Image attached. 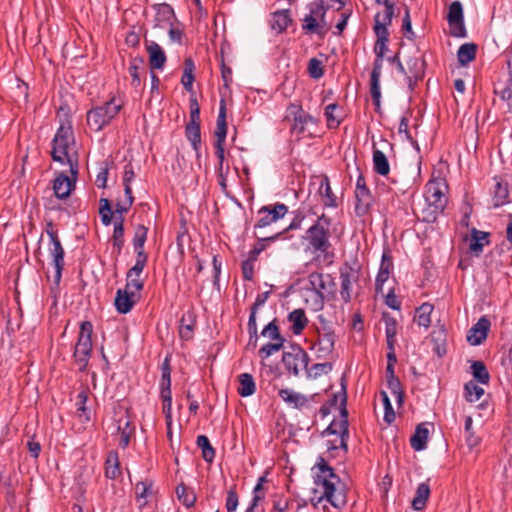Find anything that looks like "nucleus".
I'll list each match as a JSON object with an SVG mask.
<instances>
[{"mask_svg": "<svg viewBox=\"0 0 512 512\" xmlns=\"http://www.w3.org/2000/svg\"><path fill=\"white\" fill-rule=\"evenodd\" d=\"M58 117L60 126L52 141L51 156L54 161L69 165L71 175L75 176L78 174L79 156L72 124L62 107L58 111Z\"/></svg>", "mask_w": 512, "mask_h": 512, "instance_id": "f257e3e1", "label": "nucleus"}, {"mask_svg": "<svg viewBox=\"0 0 512 512\" xmlns=\"http://www.w3.org/2000/svg\"><path fill=\"white\" fill-rule=\"evenodd\" d=\"M317 472L314 475L313 496L311 501L316 505L327 500L335 508L343 507L347 502L346 492L340 478L323 458L316 464Z\"/></svg>", "mask_w": 512, "mask_h": 512, "instance_id": "f03ea898", "label": "nucleus"}, {"mask_svg": "<svg viewBox=\"0 0 512 512\" xmlns=\"http://www.w3.org/2000/svg\"><path fill=\"white\" fill-rule=\"evenodd\" d=\"M330 218L324 214L318 217L317 221L306 231L304 236L307 242L306 250L317 257L326 256L331 247L330 237Z\"/></svg>", "mask_w": 512, "mask_h": 512, "instance_id": "7ed1b4c3", "label": "nucleus"}, {"mask_svg": "<svg viewBox=\"0 0 512 512\" xmlns=\"http://www.w3.org/2000/svg\"><path fill=\"white\" fill-rule=\"evenodd\" d=\"M374 32L377 36V41L374 46L376 60L371 73L370 93L376 108L379 109L381 100L380 77L382 73L383 57L387 51L389 33L388 29L384 28H378L377 31Z\"/></svg>", "mask_w": 512, "mask_h": 512, "instance_id": "20e7f679", "label": "nucleus"}, {"mask_svg": "<svg viewBox=\"0 0 512 512\" xmlns=\"http://www.w3.org/2000/svg\"><path fill=\"white\" fill-rule=\"evenodd\" d=\"M448 186L443 178L430 180L426 184L425 202L427 203V214L423 216L425 221H434L439 213H441L447 205Z\"/></svg>", "mask_w": 512, "mask_h": 512, "instance_id": "39448f33", "label": "nucleus"}, {"mask_svg": "<svg viewBox=\"0 0 512 512\" xmlns=\"http://www.w3.org/2000/svg\"><path fill=\"white\" fill-rule=\"evenodd\" d=\"M121 104L111 99L104 105L95 107L87 113V123L94 131H100L119 113Z\"/></svg>", "mask_w": 512, "mask_h": 512, "instance_id": "423d86ee", "label": "nucleus"}, {"mask_svg": "<svg viewBox=\"0 0 512 512\" xmlns=\"http://www.w3.org/2000/svg\"><path fill=\"white\" fill-rule=\"evenodd\" d=\"M92 324L88 321L81 323L78 341L75 345L74 358L79 370H84L92 351Z\"/></svg>", "mask_w": 512, "mask_h": 512, "instance_id": "0eeeda50", "label": "nucleus"}, {"mask_svg": "<svg viewBox=\"0 0 512 512\" xmlns=\"http://www.w3.org/2000/svg\"><path fill=\"white\" fill-rule=\"evenodd\" d=\"M46 233L50 238L49 252L53 257V263L55 267L54 281L59 283L61 279L62 269L64 266V249L58 238L57 232L53 229V224L49 222L47 224Z\"/></svg>", "mask_w": 512, "mask_h": 512, "instance_id": "6e6552de", "label": "nucleus"}, {"mask_svg": "<svg viewBox=\"0 0 512 512\" xmlns=\"http://www.w3.org/2000/svg\"><path fill=\"white\" fill-rule=\"evenodd\" d=\"M308 360L307 353L298 346H294L290 351L284 352L282 357L286 369L295 376L307 369Z\"/></svg>", "mask_w": 512, "mask_h": 512, "instance_id": "1a4fd4ad", "label": "nucleus"}, {"mask_svg": "<svg viewBox=\"0 0 512 512\" xmlns=\"http://www.w3.org/2000/svg\"><path fill=\"white\" fill-rule=\"evenodd\" d=\"M147 255L145 253H138L136 258V263L134 266L127 272V283L126 289L139 292L143 289L144 282L141 279V273L146 265Z\"/></svg>", "mask_w": 512, "mask_h": 512, "instance_id": "9d476101", "label": "nucleus"}, {"mask_svg": "<svg viewBox=\"0 0 512 512\" xmlns=\"http://www.w3.org/2000/svg\"><path fill=\"white\" fill-rule=\"evenodd\" d=\"M288 211L284 204H275L273 206H264L259 210L260 218L255 225L256 228H264L283 218Z\"/></svg>", "mask_w": 512, "mask_h": 512, "instance_id": "9b49d317", "label": "nucleus"}, {"mask_svg": "<svg viewBox=\"0 0 512 512\" xmlns=\"http://www.w3.org/2000/svg\"><path fill=\"white\" fill-rule=\"evenodd\" d=\"M335 341V334L330 330L323 329L322 331H318V339L312 349L319 359H326L332 354Z\"/></svg>", "mask_w": 512, "mask_h": 512, "instance_id": "f8f14e48", "label": "nucleus"}, {"mask_svg": "<svg viewBox=\"0 0 512 512\" xmlns=\"http://www.w3.org/2000/svg\"><path fill=\"white\" fill-rule=\"evenodd\" d=\"M447 20L451 27V34L453 36L464 37L466 35L463 21V8L459 1H454L451 3L447 15Z\"/></svg>", "mask_w": 512, "mask_h": 512, "instance_id": "ddd939ff", "label": "nucleus"}, {"mask_svg": "<svg viewBox=\"0 0 512 512\" xmlns=\"http://www.w3.org/2000/svg\"><path fill=\"white\" fill-rule=\"evenodd\" d=\"M355 197L357 201L355 207L356 213L359 216H363L369 211L372 203V196L365 184L364 178L361 176L357 179Z\"/></svg>", "mask_w": 512, "mask_h": 512, "instance_id": "4468645a", "label": "nucleus"}, {"mask_svg": "<svg viewBox=\"0 0 512 512\" xmlns=\"http://www.w3.org/2000/svg\"><path fill=\"white\" fill-rule=\"evenodd\" d=\"M358 279V272L352 267L346 266L340 271V280H341V290L340 295L341 298L345 302H349L352 297L353 292V283H355Z\"/></svg>", "mask_w": 512, "mask_h": 512, "instance_id": "2eb2a0df", "label": "nucleus"}, {"mask_svg": "<svg viewBox=\"0 0 512 512\" xmlns=\"http://www.w3.org/2000/svg\"><path fill=\"white\" fill-rule=\"evenodd\" d=\"M490 321L486 317H481L468 331L467 341L471 345H480L486 338L490 329Z\"/></svg>", "mask_w": 512, "mask_h": 512, "instance_id": "dca6fc26", "label": "nucleus"}, {"mask_svg": "<svg viewBox=\"0 0 512 512\" xmlns=\"http://www.w3.org/2000/svg\"><path fill=\"white\" fill-rule=\"evenodd\" d=\"M146 50H147L148 57H149L150 68L152 70L163 69V67L166 63V55H165L164 50L161 48V46L154 41H150L146 45Z\"/></svg>", "mask_w": 512, "mask_h": 512, "instance_id": "f3484780", "label": "nucleus"}, {"mask_svg": "<svg viewBox=\"0 0 512 512\" xmlns=\"http://www.w3.org/2000/svg\"><path fill=\"white\" fill-rule=\"evenodd\" d=\"M76 176L77 175H72V178H70L65 174H60L55 178L53 190L57 198L65 199L70 195L74 187Z\"/></svg>", "mask_w": 512, "mask_h": 512, "instance_id": "a211bd4d", "label": "nucleus"}, {"mask_svg": "<svg viewBox=\"0 0 512 512\" xmlns=\"http://www.w3.org/2000/svg\"><path fill=\"white\" fill-rule=\"evenodd\" d=\"M137 300L136 293L128 289H119L115 297V306L119 313H128Z\"/></svg>", "mask_w": 512, "mask_h": 512, "instance_id": "6ab92c4d", "label": "nucleus"}, {"mask_svg": "<svg viewBox=\"0 0 512 512\" xmlns=\"http://www.w3.org/2000/svg\"><path fill=\"white\" fill-rule=\"evenodd\" d=\"M393 269V263L391 257L384 253L380 264L379 272L376 277L375 286L376 290L382 291L384 283L388 280L390 272Z\"/></svg>", "mask_w": 512, "mask_h": 512, "instance_id": "aec40b11", "label": "nucleus"}, {"mask_svg": "<svg viewBox=\"0 0 512 512\" xmlns=\"http://www.w3.org/2000/svg\"><path fill=\"white\" fill-rule=\"evenodd\" d=\"M292 22L289 10H280L272 14L270 26L276 33H282Z\"/></svg>", "mask_w": 512, "mask_h": 512, "instance_id": "412c9836", "label": "nucleus"}, {"mask_svg": "<svg viewBox=\"0 0 512 512\" xmlns=\"http://www.w3.org/2000/svg\"><path fill=\"white\" fill-rule=\"evenodd\" d=\"M174 12L169 5H161L156 12L155 27L163 29L169 28L173 25Z\"/></svg>", "mask_w": 512, "mask_h": 512, "instance_id": "4be33fe9", "label": "nucleus"}, {"mask_svg": "<svg viewBox=\"0 0 512 512\" xmlns=\"http://www.w3.org/2000/svg\"><path fill=\"white\" fill-rule=\"evenodd\" d=\"M116 430L119 434V445L122 448H126L133 433V428L131 427L130 421L127 417H121L117 420Z\"/></svg>", "mask_w": 512, "mask_h": 512, "instance_id": "5701e85b", "label": "nucleus"}, {"mask_svg": "<svg viewBox=\"0 0 512 512\" xmlns=\"http://www.w3.org/2000/svg\"><path fill=\"white\" fill-rule=\"evenodd\" d=\"M144 59L142 57H135L131 60L128 72L132 78L131 85L138 89L141 86V72H145Z\"/></svg>", "mask_w": 512, "mask_h": 512, "instance_id": "b1692460", "label": "nucleus"}, {"mask_svg": "<svg viewBox=\"0 0 512 512\" xmlns=\"http://www.w3.org/2000/svg\"><path fill=\"white\" fill-rule=\"evenodd\" d=\"M279 396L281 399L294 408H300L307 403V399L305 396L291 390V389H281L279 390Z\"/></svg>", "mask_w": 512, "mask_h": 512, "instance_id": "393cba45", "label": "nucleus"}, {"mask_svg": "<svg viewBox=\"0 0 512 512\" xmlns=\"http://www.w3.org/2000/svg\"><path fill=\"white\" fill-rule=\"evenodd\" d=\"M430 496V487L427 483H421L418 485L416 494L412 500V507L415 510H422Z\"/></svg>", "mask_w": 512, "mask_h": 512, "instance_id": "a878e982", "label": "nucleus"}, {"mask_svg": "<svg viewBox=\"0 0 512 512\" xmlns=\"http://www.w3.org/2000/svg\"><path fill=\"white\" fill-rule=\"evenodd\" d=\"M238 393L242 397H248L254 394L256 385L253 376L249 373L240 374L239 377Z\"/></svg>", "mask_w": 512, "mask_h": 512, "instance_id": "bb28decb", "label": "nucleus"}, {"mask_svg": "<svg viewBox=\"0 0 512 512\" xmlns=\"http://www.w3.org/2000/svg\"><path fill=\"white\" fill-rule=\"evenodd\" d=\"M374 170L382 176H386L390 171V165L386 155L379 149L373 150Z\"/></svg>", "mask_w": 512, "mask_h": 512, "instance_id": "cd10ccee", "label": "nucleus"}, {"mask_svg": "<svg viewBox=\"0 0 512 512\" xmlns=\"http://www.w3.org/2000/svg\"><path fill=\"white\" fill-rule=\"evenodd\" d=\"M385 10L383 13H377L375 16V25L374 31H377L378 28L387 29V27L391 24L392 18L394 15V6L392 3L386 4Z\"/></svg>", "mask_w": 512, "mask_h": 512, "instance_id": "c85d7f7f", "label": "nucleus"}, {"mask_svg": "<svg viewBox=\"0 0 512 512\" xmlns=\"http://www.w3.org/2000/svg\"><path fill=\"white\" fill-rule=\"evenodd\" d=\"M477 47L473 43H465L461 45L457 52L458 61L461 65L465 66L472 62L476 56Z\"/></svg>", "mask_w": 512, "mask_h": 512, "instance_id": "c756f323", "label": "nucleus"}, {"mask_svg": "<svg viewBox=\"0 0 512 512\" xmlns=\"http://www.w3.org/2000/svg\"><path fill=\"white\" fill-rule=\"evenodd\" d=\"M289 321L292 323L294 334H300L308 323L307 317L302 309H295L289 314Z\"/></svg>", "mask_w": 512, "mask_h": 512, "instance_id": "7c9ffc66", "label": "nucleus"}, {"mask_svg": "<svg viewBox=\"0 0 512 512\" xmlns=\"http://www.w3.org/2000/svg\"><path fill=\"white\" fill-rule=\"evenodd\" d=\"M433 311V305L430 303H423L416 311L414 320L416 323L424 328H428L431 324V313Z\"/></svg>", "mask_w": 512, "mask_h": 512, "instance_id": "2f4dec72", "label": "nucleus"}, {"mask_svg": "<svg viewBox=\"0 0 512 512\" xmlns=\"http://www.w3.org/2000/svg\"><path fill=\"white\" fill-rule=\"evenodd\" d=\"M105 474L110 479H115L121 474L118 454L116 452L108 454L105 462Z\"/></svg>", "mask_w": 512, "mask_h": 512, "instance_id": "473e14b6", "label": "nucleus"}, {"mask_svg": "<svg viewBox=\"0 0 512 512\" xmlns=\"http://www.w3.org/2000/svg\"><path fill=\"white\" fill-rule=\"evenodd\" d=\"M319 193L322 197L323 203L327 207H334L336 206V197L334 193L332 192V189L329 184V180L327 177H324L321 180L320 187H319Z\"/></svg>", "mask_w": 512, "mask_h": 512, "instance_id": "72a5a7b5", "label": "nucleus"}, {"mask_svg": "<svg viewBox=\"0 0 512 512\" xmlns=\"http://www.w3.org/2000/svg\"><path fill=\"white\" fill-rule=\"evenodd\" d=\"M428 439V429L419 425L416 428L414 435L411 437V446L416 451H421L425 448Z\"/></svg>", "mask_w": 512, "mask_h": 512, "instance_id": "f704fd0d", "label": "nucleus"}, {"mask_svg": "<svg viewBox=\"0 0 512 512\" xmlns=\"http://www.w3.org/2000/svg\"><path fill=\"white\" fill-rule=\"evenodd\" d=\"M135 494L137 502L139 503L140 507H143L146 505L147 497L152 494V483L147 481H140L136 483L135 485Z\"/></svg>", "mask_w": 512, "mask_h": 512, "instance_id": "c9c22d12", "label": "nucleus"}, {"mask_svg": "<svg viewBox=\"0 0 512 512\" xmlns=\"http://www.w3.org/2000/svg\"><path fill=\"white\" fill-rule=\"evenodd\" d=\"M161 399L163 401V413L165 415L166 424H172V396L170 386L161 387Z\"/></svg>", "mask_w": 512, "mask_h": 512, "instance_id": "e433bc0d", "label": "nucleus"}, {"mask_svg": "<svg viewBox=\"0 0 512 512\" xmlns=\"http://www.w3.org/2000/svg\"><path fill=\"white\" fill-rule=\"evenodd\" d=\"M488 236L489 234L486 232L473 229L472 238L469 245L470 250L475 253H480L483 249V246L488 244Z\"/></svg>", "mask_w": 512, "mask_h": 512, "instance_id": "4c0bfd02", "label": "nucleus"}, {"mask_svg": "<svg viewBox=\"0 0 512 512\" xmlns=\"http://www.w3.org/2000/svg\"><path fill=\"white\" fill-rule=\"evenodd\" d=\"M186 136L193 148L198 150L201 143L200 122L190 121L186 126Z\"/></svg>", "mask_w": 512, "mask_h": 512, "instance_id": "58836bf2", "label": "nucleus"}, {"mask_svg": "<svg viewBox=\"0 0 512 512\" xmlns=\"http://www.w3.org/2000/svg\"><path fill=\"white\" fill-rule=\"evenodd\" d=\"M176 494L178 499L187 507L190 508L196 501V495L194 491L184 484H180L176 488Z\"/></svg>", "mask_w": 512, "mask_h": 512, "instance_id": "ea45409f", "label": "nucleus"}, {"mask_svg": "<svg viewBox=\"0 0 512 512\" xmlns=\"http://www.w3.org/2000/svg\"><path fill=\"white\" fill-rule=\"evenodd\" d=\"M185 67L181 79V83L187 91H191L194 82V63L191 58L185 60Z\"/></svg>", "mask_w": 512, "mask_h": 512, "instance_id": "a19ab883", "label": "nucleus"}, {"mask_svg": "<svg viewBox=\"0 0 512 512\" xmlns=\"http://www.w3.org/2000/svg\"><path fill=\"white\" fill-rule=\"evenodd\" d=\"M197 445L202 451V457L205 461L211 463L215 457V450L211 446L209 439L205 435L197 437Z\"/></svg>", "mask_w": 512, "mask_h": 512, "instance_id": "79ce46f5", "label": "nucleus"}, {"mask_svg": "<svg viewBox=\"0 0 512 512\" xmlns=\"http://www.w3.org/2000/svg\"><path fill=\"white\" fill-rule=\"evenodd\" d=\"M473 377L482 384H487L490 379V375L487 371L485 364L481 361H475L471 365Z\"/></svg>", "mask_w": 512, "mask_h": 512, "instance_id": "37998d69", "label": "nucleus"}, {"mask_svg": "<svg viewBox=\"0 0 512 512\" xmlns=\"http://www.w3.org/2000/svg\"><path fill=\"white\" fill-rule=\"evenodd\" d=\"M302 28L309 33H316L319 35H324L328 31V27H321L320 22L309 14L304 17Z\"/></svg>", "mask_w": 512, "mask_h": 512, "instance_id": "c03bdc74", "label": "nucleus"}, {"mask_svg": "<svg viewBox=\"0 0 512 512\" xmlns=\"http://www.w3.org/2000/svg\"><path fill=\"white\" fill-rule=\"evenodd\" d=\"M465 397L469 402L478 401L484 394V389L474 381L465 384Z\"/></svg>", "mask_w": 512, "mask_h": 512, "instance_id": "a18cd8bd", "label": "nucleus"}, {"mask_svg": "<svg viewBox=\"0 0 512 512\" xmlns=\"http://www.w3.org/2000/svg\"><path fill=\"white\" fill-rule=\"evenodd\" d=\"M259 254L258 250L250 252L249 258L242 263V273L246 280H252L254 275V262Z\"/></svg>", "mask_w": 512, "mask_h": 512, "instance_id": "49530a36", "label": "nucleus"}, {"mask_svg": "<svg viewBox=\"0 0 512 512\" xmlns=\"http://www.w3.org/2000/svg\"><path fill=\"white\" fill-rule=\"evenodd\" d=\"M385 326L388 349L394 350L395 337L397 334V322L393 318H388L385 320Z\"/></svg>", "mask_w": 512, "mask_h": 512, "instance_id": "de8ad7c7", "label": "nucleus"}, {"mask_svg": "<svg viewBox=\"0 0 512 512\" xmlns=\"http://www.w3.org/2000/svg\"><path fill=\"white\" fill-rule=\"evenodd\" d=\"M147 228L143 225H139L135 229V234L133 238V245L135 248V251L138 253H145L143 250L144 243L147 238Z\"/></svg>", "mask_w": 512, "mask_h": 512, "instance_id": "09e8293b", "label": "nucleus"}, {"mask_svg": "<svg viewBox=\"0 0 512 512\" xmlns=\"http://www.w3.org/2000/svg\"><path fill=\"white\" fill-rule=\"evenodd\" d=\"M387 382L391 394L394 396L397 403L401 405L404 399V392L401 388L399 379L396 378L395 375H392L388 378Z\"/></svg>", "mask_w": 512, "mask_h": 512, "instance_id": "8fccbe9b", "label": "nucleus"}, {"mask_svg": "<svg viewBox=\"0 0 512 512\" xmlns=\"http://www.w3.org/2000/svg\"><path fill=\"white\" fill-rule=\"evenodd\" d=\"M214 134L220 135L221 138L227 135L226 107L224 100H222L220 103L219 115L217 118V125Z\"/></svg>", "mask_w": 512, "mask_h": 512, "instance_id": "3c124183", "label": "nucleus"}, {"mask_svg": "<svg viewBox=\"0 0 512 512\" xmlns=\"http://www.w3.org/2000/svg\"><path fill=\"white\" fill-rule=\"evenodd\" d=\"M309 122H313V118L303 111H299L297 114H295L292 129L298 133H302L304 132L306 125Z\"/></svg>", "mask_w": 512, "mask_h": 512, "instance_id": "603ef678", "label": "nucleus"}, {"mask_svg": "<svg viewBox=\"0 0 512 512\" xmlns=\"http://www.w3.org/2000/svg\"><path fill=\"white\" fill-rule=\"evenodd\" d=\"M256 309L255 307H252V311L249 316L248 320V330L250 333V341L248 346L256 347L258 335H257V324H256Z\"/></svg>", "mask_w": 512, "mask_h": 512, "instance_id": "864d4df0", "label": "nucleus"}, {"mask_svg": "<svg viewBox=\"0 0 512 512\" xmlns=\"http://www.w3.org/2000/svg\"><path fill=\"white\" fill-rule=\"evenodd\" d=\"M87 398V393L85 391L80 392L77 396V413L82 421L90 420V412L88 411L85 405Z\"/></svg>", "mask_w": 512, "mask_h": 512, "instance_id": "5fc2aeb1", "label": "nucleus"}, {"mask_svg": "<svg viewBox=\"0 0 512 512\" xmlns=\"http://www.w3.org/2000/svg\"><path fill=\"white\" fill-rule=\"evenodd\" d=\"M261 334L263 337L268 338L270 342H284V338L280 335L279 329L274 322L266 325Z\"/></svg>", "mask_w": 512, "mask_h": 512, "instance_id": "6e6d98bb", "label": "nucleus"}, {"mask_svg": "<svg viewBox=\"0 0 512 512\" xmlns=\"http://www.w3.org/2000/svg\"><path fill=\"white\" fill-rule=\"evenodd\" d=\"M284 342H269L263 345L259 350V356L262 360L267 359L269 356L275 354L283 348Z\"/></svg>", "mask_w": 512, "mask_h": 512, "instance_id": "4d7b16f0", "label": "nucleus"}, {"mask_svg": "<svg viewBox=\"0 0 512 512\" xmlns=\"http://www.w3.org/2000/svg\"><path fill=\"white\" fill-rule=\"evenodd\" d=\"M407 65L409 67V71H408L409 78L414 77L417 79V78L421 77V75L423 73V61L420 58L415 57V58L410 59L407 62Z\"/></svg>", "mask_w": 512, "mask_h": 512, "instance_id": "13d9d810", "label": "nucleus"}, {"mask_svg": "<svg viewBox=\"0 0 512 512\" xmlns=\"http://www.w3.org/2000/svg\"><path fill=\"white\" fill-rule=\"evenodd\" d=\"M309 15L319 21L321 27H328V23L325 20L326 8L323 3H315Z\"/></svg>", "mask_w": 512, "mask_h": 512, "instance_id": "bf43d9fd", "label": "nucleus"}, {"mask_svg": "<svg viewBox=\"0 0 512 512\" xmlns=\"http://www.w3.org/2000/svg\"><path fill=\"white\" fill-rule=\"evenodd\" d=\"M508 197L507 187L497 182L494 191V206L499 207L503 205Z\"/></svg>", "mask_w": 512, "mask_h": 512, "instance_id": "052dcab7", "label": "nucleus"}, {"mask_svg": "<svg viewBox=\"0 0 512 512\" xmlns=\"http://www.w3.org/2000/svg\"><path fill=\"white\" fill-rule=\"evenodd\" d=\"M381 397H382L384 409H385L384 420L386 423L391 424L395 420V412L392 408L390 399L385 391L381 392Z\"/></svg>", "mask_w": 512, "mask_h": 512, "instance_id": "680f3d73", "label": "nucleus"}, {"mask_svg": "<svg viewBox=\"0 0 512 512\" xmlns=\"http://www.w3.org/2000/svg\"><path fill=\"white\" fill-rule=\"evenodd\" d=\"M309 282L312 286V288L318 293L320 294L322 290H325L326 289V284H325V280H324V275L321 274V273H317V272H314V273H311L309 275Z\"/></svg>", "mask_w": 512, "mask_h": 512, "instance_id": "e2e57ef3", "label": "nucleus"}, {"mask_svg": "<svg viewBox=\"0 0 512 512\" xmlns=\"http://www.w3.org/2000/svg\"><path fill=\"white\" fill-rule=\"evenodd\" d=\"M134 178H135V173L133 171V167L131 164H127L125 166L124 176H123V185H124L125 195L132 194L131 182L134 180Z\"/></svg>", "mask_w": 512, "mask_h": 512, "instance_id": "0e129e2a", "label": "nucleus"}, {"mask_svg": "<svg viewBox=\"0 0 512 512\" xmlns=\"http://www.w3.org/2000/svg\"><path fill=\"white\" fill-rule=\"evenodd\" d=\"M123 236H124V226L123 219L121 218L119 221L114 223V232H113V242L114 245L119 249L123 244Z\"/></svg>", "mask_w": 512, "mask_h": 512, "instance_id": "69168bd1", "label": "nucleus"}, {"mask_svg": "<svg viewBox=\"0 0 512 512\" xmlns=\"http://www.w3.org/2000/svg\"><path fill=\"white\" fill-rule=\"evenodd\" d=\"M308 71L312 78H320L324 73L321 61L316 58L310 59L308 63Z\"/></svg>", "mask_w": 512, "mask_h": 512, "instance_id": "338daca9", "label": "nucleus"}, {"mask_svg": "<svg viewBox=\"0 0 512 512\" xmlns=\"http://www.w3.org/2000/svg\"><path fill=\"white\" fill-rule=\"evenodd\" d=\"M336 109H337L336 104H329L325 109V116L327 118L329 127L336 128L340 124V119L334 115V112Z\"/></svg>", "mask_w": 512, "mask_h": 512, "instance_id": "774afa93", "label": "nucleus"}]
</instances>
